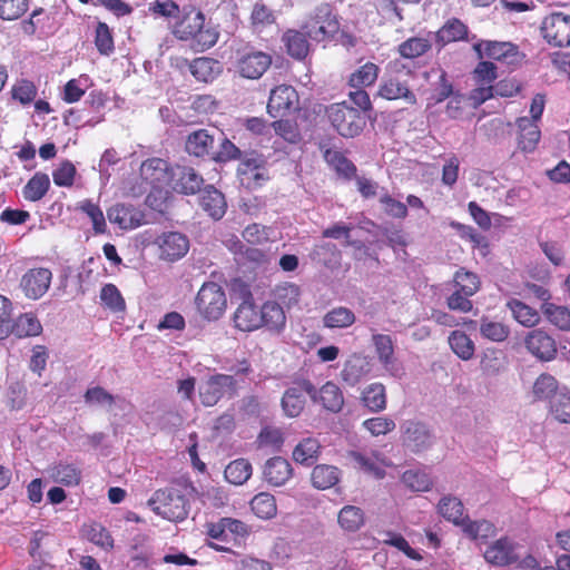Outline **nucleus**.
Listing matches in <instances>:
<instances>
[{
  "instance_id": "603ef678",
  "label": "nucleus",
  "mask_w": 570,
  "mask_h": 570,
  "mask_svg": "<svg viewBox=\"0 0 570 570\" xmlns=\"http://www.w3.org/2000/svg\"><path fill=\"white\" fill-rule=\"evenodd\" d=\"M355 314L352 309L338 306L328 311L324 317L323 323L328 328H346L355 323Z\"/></svg>"
},
{
  "instance_id": "5fc2aeb1",
  "label": "nucleus",
  "mask_w": 570,
  "mask_h": 570,
  "mask_svg": "<svg viewBox=\"0 0 570 570\" xmlns=\"http://www.w3.org/2000/svg\"><path fill=\"white\" fill-rule=\"evenodd\" d=\"M542 312L547 320L561 331H570V309L553 303H543Z\"/></svg>"
},
{
  "instance_id": "3c124183",
  "label": "nucleus",
  "mask_w": 570,
  "mask_h": 570,
  "mask_svg": "<svg viewBox=\"0 0 570 570\" xmlns=\"http://www.w3.org/2000/svg\"><path fill=\"white\" fill-rule=\"evenodd\" d=\"M449 344L455 355L463 361L473 357L475 346L473 341L462 331H453L449 336Z\"/></svg>"
},
{
  "instance_id": "7c9ffc66",
  "label": "nucleus",
  "mask_w": 570,
  "mask_h": 570,
  "mask_svg": "<svg viewBox=\"0 0 570 570\" xmlns=\"http://www.w3.org/2000/svg\"><path fill=\"white\" fill-rule=\"evenodd\" d=\"M305 31L287 29L282 36V42L288 56L296 60H303L309 52V42Z\"/></svg>"
},
{
  "instance_id": "4c0bfd02",
  "label": "nucleus",
  "mask_w": 570,
  "mask_h": 570,
  "mask_svg": "<svg viewBox=\"0 0 570 570\" xmlns=\"http://www.w3.org/2000/svg\"><path fill=\"white\" fill-rule=\"evenodd\" d=\"M438 512L448 521L456 525H463L469 519L464 515V507L462 501L452 495L443 497L438 504Z\"/></svg>"
},
{
  "instance_id": "f704fd0d",
  "label": "nucleus",
  "mask_w": 570,
  "mask_h": 570,
  "mask_svg": "<svg viewBox=\"0 0 570 570\" xmlns=\"http://www.w3.org/2000/svg\"><path fill=\"white\" fill-rule=\"evenodd\" d=\"M368 371L366 357L360 354H353L344 363L341 377L347 385L354 386L367 375Z\"/></svg>"
},
{
  "instance_id": "4be33fe9",
  "label": "nucleus",
  "mask_w": 570,
  "mask_h": 570,
  "mask_svg": "<svg viewBox=\"0 0 570 570\" xmlns=\"http://www.w3.org/2000/svg\"><path fill=\"white\" fill-rule=\"evenodd\" d=\"M233 322L236 328L243 332H252L262 327V318H259V309L253 302L252 295L244 299L236 308Z\"/></svg>"
},
{
  "instance_id": "6e6552de",
  "label": "nucleus",
  "mask_w": 570,
  "mask_h": 570,
  "mask_svg": "<svg viewBox=\"0 0 570 570\" xmlns=\"http://www.w3.org/2000/svg\"><path fill=\"white\" fill-rule=\"evenodd\" d=\"M236 394L237 381L233 375L215 374L199 386V399L205 406H214L224 396L232 399Z\"/></svg>"
},
{
  "instance_id": "412c9836",
  "label": "nucleus",
  "mask_w": 570,
  "mask_h": 570,
  "mask_svg": "<svg viewBox=\"0 0 570 570\" xmlns=\"http://www.w3.org/2000/svg\"><path fill=\"white\" fill-rule=\"evenodd\" d=\"M524 343L528 351L541 361H551L557 355L556 341L540 328L531 331Z\"/></svg>"
},
{
  "instance_id": "39448f33",
  "label": "nucleus",
  "mask_w": 570,
  "mask_h": 570,
  "mask_svg": "<svg viewBox=\"0 0 570 570\" xmlns=\"http://www.w3.org/2000/svg\"><path fill=\"white\" fill-rule=\"evenodd\" d=\"M195 305L200 316L207 321L219 320L226 308L227 298L224 289L215 282H206L199 288Z\"/></svg>"
},
{
  "instance_id": "680f3d73",
  "label": "nucleus",
  "mask_w": 570,
  "mask_h": 570,
  "mask_svg": "<svg viewBox=\"0 0 570 570\" xmlns=\"http://www.w3.org/2000/svg\"><path fill=\"white\" fill-rule=\"evenodd\" d=\"M244 240L250 245H264L274 237V229L257 223L248 225L242 233Z\"/></svg>"
},
{
  "instance_id": "8fccbe9b",
  "label": "nucleus",
  "mask_w": 570,
  "mask_h": 570,
  "mask_svg": "<svg viewBox=\"0 0 570 570\" xmlns=\"http://www.w3.org/2000/svg\"><path fill=\"white\" fill-rule=\"evenodd\" d=\"M252 472V464L246 459H237L225 468L224 475L227 482L242 485L250 478Z\"/></svg>"
},
{
  "instance_id": "72a5a7b5",
  "label": "nucleus",
  "mask_w": 570,
  "mask_h": 570,
  "mask_svg": "<svg viewBox=\"0 0 570 570\" xmlns=\"http://www.w3.org/2000/svg\"><path fill=\"white\" fill-rule=\"evenodd\" d=\"M50 479L65 487H76L80 483L82 472L73 463L58 462L48 469Z\"/></svg>"
},
{
  "instance_id": "a19ab883",
  "label": "nucleus",
  "mask_w": 570,
  "mask_h": 570,
  "mask_svg": "<svg viewBox=\"0 0 570 570\" xmlns=\"http://www.w3.org/2000/svg\"><path fill=\"white\" fill-rule=\"evenodd\" d=\"M318 400L324 409L337 413L344 405V395L334 382H326L317 392Z\"/></svg>"
},
{
  "instance_id": "f03ea898",
  "label": "nucleus",
  "mask_w": 570,
  "mask_h": 570,
  "mask_svg": "<svg viewBox=\"0 0 570 570\" xmlns=\"http://www.w3.org/2000/svg\"><path fill=\"white\" fill-rule=\"evenodd\" d=\"M403 75L412 77L414 75L412 66L400 58L391 60L385 67V75L380 82L377 96L386 100L402 99L409 105H415L416 96L407 81L401 79Z\"/></svg>"
},
{
  "instance_id": "864d4df0",
  "label": "nucleus",
  "mask_w": 570,
  "mask_h": 570,
  "mask_svg": "<svg viewBox=\"0 0 570 570\" xmlns=\"http://www.w3.org/2000/svg\"><path fill=\"white\" fill-rule=\"evenodd\" d=\"M41 331L40 321L30 313L21 314L12 324V334L19 338L37 336Z\"/></svg>"
},
{
  "instance_id": "bb28decb",
  "label": "nucleus",
  "mask_w": 570,
  "mask_h": 570,
  "mask_svg": "<svg viewBox=\"0 0 570 570\" xmlns=\"http://www.w3.org/2000/svg\"><path fill=\"white\" fill-rule=\"evenodd\" d=\"M517 126L519 129L518 148L523 153H532L541 137L538 124L528 117H520L517 119Z\"/></svg>"
},
{
  "instance_id": "e2e57ef3",
  "label": "nucleus",
  "mask_w": 570,
  "mask_h": 570,
  "mask_svg": "<svg viewBox=\"0 0 570 570\" xmlns=\"http://www.w3.org/2000/svg\"><path fill=\"white\" fill-rule=\"evenodd\" d=\"M94 42L101 56H110L115 51L114 36L106 22L97 23Z\"/></svg>"
},
{
  "instance_id": "774afa93",
  "label": "nucleus",
  "mask_w": 570,
  "mask_h": 570,
  "mask_svg": "<svg viewBox=\"0 0 570 570\" xmlns=\"http://www.w3.org/2000/svg\"><path fill=\"white\" fill-rule=\"evenodd\" d=\"M550 413L558 422L570 424V394L556 395L551 401Z\"/></svg>"
},
{
  "instance_id": "37998d69",
  "label": "nucleus",
  "mask_w": 570,
  "mask_h": 570,
  "mask_svg": "<svg viewBox=\"0 0 570 570\" xmlns=\"http://www.w3.org/2000/svg\"><path fill=\"white\" fill-rule=\"evenodd\" d=\"M432 49V43L428 38L411 37L397 46V52L403 59H416Z\"/></svg>"
},
{
  "instance_id": "bf43d9fd",
  "label": "nucleus",
  "mask_w": 570,
  "mask_h": 570,
  "mask_svg": "<svg viewBox=\"0 0 570 570\" xmlns=\"http://www.w3.org/2000/svg\"><path fill=\"white\" fill-rule=\"evenodd\" d=\"M453 281L456 289L466 296H473L481 286L479 276L475 273L466 271L464 267L455 272Z\"/></svg>"
},
{
  "instance_id": "aec40b11",
  "label": "nucleus",
  "mask_w": 570,
  "mask_h": 570,
  "mask_svg": "<svg viewBox=\"0 0 570 570\" xmlns=\"http://www.w3.org/2000/svg\"><path fill=\"white\" fill-rule=\"evenodd\" d=\"M170 181L173 189L184 195H195L200 191V187L204 184L202 175L193 167L185 165L171 167Z\"/></svg>"
},
{
  "instance_id": "b1692460",
  "label": "nucleus",
  "mask_w": 570,
  "mask_h": 570,
  "mask_svg": "<svg viewBox=\"0 0 570 570\" xmlns=\"http://www.w3.org/2000/svg\"><path fill=\"white\" fill-rule=\"evenodd\" d=\"M403 444L413 452L425 450L432 444L431 431L422 422H407L403 434Z\"/></svg>"
},
{
  "instance_id": "4468645a",
  "label": "nucleus",
  "mask_w": 570,
  "mask_h": 570,
  "mask_svg": "<svg viewBox=\"0 0 570 570\" xmlns=\"http://www.w3.org/2000/svg\"><path fill=\"white\" fill-rule=\"evenodd\" d=\"M497 66L491 61H480L473 70V79L478 85L471 91V99L475 105H482L493 98V81L497 79Z\"/></svg>"
},
{
  "instance_id": "393cba45",
  "label": "nucleus",
  "mask_w": 570,
  "mask_h": 570,
  "mask_svg": "<svg viewBox=\"0 0 570 570\" xmlns=\"http://www.w3.org/2000/svg\"><path fill=\"white\" fill-rule=\"evenodd\" d=\"M293 474L291 463L281 456H274L266 461L263 470V479L272 487L285 484Z\"/></svg>"
},
{
  "instance_id": "052dcab7",
  "label": "nucleus",
  "mask_w": 570,
  "mask_h": 570,
  "mask_svg": "<svg viewBox=\"0 0 570 570\" xmlns=\"http://www.w3.org/2000/svg\"><path fill=\"white\" fill-rule=\"evenodd\" d=\"M83 535L94 544L102 549H111L114 547V539L109 531L100 523H91L83 527Z\"/></svg>"
},
{
  "instance_id": "2eb2a0df",
  "label": "nucleus",
  "mask_w": 570,
  "mask_h": 570,
  "mask_svg": "<svg viewBox=\"0 0 570 570\" xmlns=\"http://www.w3.org/2000/svg\"><path fill=\"white\" fill-rule=\"evenodd\" d=\"M372 343L380 364L393 377H401L403 367L397 362L394 351V342L387 334H373Z\"/></svg>"
},
{
  "instance_id": "13d9d810",
  "label": "nucleus",
  "mask_w": 570,
  "mask_h": 570,
  "mask_svg": "<svg viewBox=\"0 0 570 570\" xmlns=\"http://www.w3.org/2000/svg\"><path fill=\"white\" fill-rule=\"evenodd\" d=\"M350 456L353 460L355 466L362 472L379 480L385 476L384 468L375 458L367 456L356 451L351 452Z\"/></svg>"
},
{
  "instance_id": "9d476101",
  "label": "nucleus",
  "mask_w": 570,
  "mask_h": 570,
  "mask_svg": "<svg viewBox=\"0 0 570 570\" xmlns=\"http://www.w3.org/2000/svg\"><path fill=\"white\" fill-rule=\"evenodd\" d=\"M543 39L554 47L570 46V16L552 12L547 16L540 27Z\"/></svg>"
},
{
  "instance_id": "c85d7f7f",
  "label": "nucleus",
  "mask_w": 570,
  "mask_h": 570,
  "mask_svg": "<svg viewBox=\"0 0 570 570\" xmlns=\"http://www.w3.org/2000/svg\"><path fill=\"white\" fill-rule=\"evenodd\" d=\"M199 206L213 219H220L227 208L225 196L213 186L206 187L199 197Z\"/></svg>"
},
{
  "instance_id": "423d86ee",
  "label": "nucleus",
  "mask_w": 570,
  "mask_h": 570,
  "mask_svg": "<svg viewBox=\"0 0 570 570\" xmlns=\"http://www.w3.org/2000/svg\"><path fill=\"white\" fill-rule=\"evenodd\" d=\"M302 30L309 39L317 42L332 40L340 30V22L332 13L328 4H323L316 9L303 24Z\"/></svg>"
},
{
  "instance_id": "0eeeda50",
  "label": "nucleus",
  "mask_w": 570,
  "mask_h": 570,
  "mask_svg": "<svg viewBox=\"0 0 570 570\" xmlns=\"http://www.w3.org/2000/svg\"><path fill=\"white\" fill-rule=\"evenodd\" d=\"M272 61L273 58L267 52L244 48L237 50L234 67L239 77L256 80L269 69Z\"/></svg>"
},
{
  "instance_id": "4d7b16f0",
  "label": "nucleus",
  "mask_w": 570,
  "mask_h": 570,
  "mask_svg": "<svg viewBox=\"0 0 570 570\" xmlns=\"http://www.w3.org/2000/svg\"><path fill=\"white\" fill-rule=\"evenodd\" d=\"M480 333L483 338L492 342H503L510 334V328L502 322L482 317L480 321Z\"/></svg>"
},
{
  "instance_id": "cd10ccee",
  "label": "nucleus",
  "mask_w": 570,
  "mask_h": 570,
  "mask_svg": "<svg viewBox=\"0 0 570 570\" xmlns=\"http://www.w3.org/2000/svg\"><path fill=\"white\" fill-rule=\"evenodd\" d=\"M360 400L370 412H383L387 406V394L384 384L375 382L366 385L361 392Z\"/></svg>"
},
{
  "instance_id": "de8ad7c7",
  "label": "nucleus",
  "mask_w": 570,
  "mask_h": 570,
  "mask_svg": "<svg viewBox=\"0 0 570 570\" xmlns=\"http://www.w3.org/2000/svg\"><path fill=\"white\" fill-rule=\"evenodd\" d=\"M507 306L512 313L513 318L523 326H535L540 321V315L537 309L530 307L519 299H510Z\"/></svg>"
},
{
  "instance_id": "f3484780",
  "label": "nucleus",
  "mask_w": 570,
  "mask_h": 570,
  "mask_svg": "<svg viewBox=\"0 0 570 570\" xmlns=\"http://www.w3.org/2000/svg\"><path fill=\"white\" fill-rule=\"evenodd\" d=\"M266 159L265 157L253 150L249 153H245V155L240 158V164L238 167V171L248 187H259L264 181L268 179V176L265 173Z\"/></svg>"
},
{
  "instance_id": "ea45409f",
  "label": "nucleus",
  "mask_w": 570,
  "mask_h": 570,
  "mask_svg": "<svg viewBox=\"0 0 570 570\" xmlns=\"http://www.w3.org/2000/svg\"><path fill=\"white\" fill-rule=\"evenodd\" d=\"M50 188V178L48 174L37 171L23 186L22 196L29 202L41 200Z\"/></svg>"
},
{
  "instance_id": "c03bdc74",
  "label": "nucleus",
  "mask_w": 570,
  "mask_h": 570,
  "mask_svg": "<svg viewBox=\"0 0 570 570\" xmlns=\"http://www.w3.org/2000/svg\"><path fill=\"white\" fill-rule=\"evenodd\" d=\"M321 453V444L315 438L303 439L293 451V459L304 465H312Z\"/></svg>"
},
{
  "instance_id": "0e129e2a",
  "label": "nucleus",
  "mask_w": 570,
  "mask_h": 570,
  "mask_svg": "<svg viewBox=\"0 0 570 570\" xmlns=\"http://www.w3.org/2000/svg\"><path fill=\"white\" fill-rule=\"evenodd\" d=\"M37 94L38 89L35 82L24 78L17 79L11 88L12 99L23 106L35 101Z\"/></svg>"
},
{
  "instance_id": "338daca9",
  "label": "nucleus",
  "mask_w": 570,
  "mask_h": 570,
  "mask_svg": "<svg viewBox=\"0 0 570 570\" xmlns=\"http://www.w3.org/2000/svg\"><path fill=\"white\" fill-rule=\"evenodd\" d=\"M558 390V382L557 380L548 373H542L538 376V379L534 381L532 393L534 396V400L542 401L548 400L556 395V392Z\"/></svg>"
},
{
  "instance_id": "49530a36",
  "label": "nucleus",
  "mask_w": 570,
  "mask_h": 570,
  "mask_svg": "<svg viewBox=\"0 0 570 570\" xmlns=\"http://www.w3.org/2000/svg\"><path fill=\"white\" fill-rule=\"evenodd\" d=\"M250 509L259 519H273L277 514L276 499L268 492H259L250 500Z\"/></svg>"
},
{
  "instance_id": "f8f14e48",
  "label": "nucleus",
  "mask_w": 570,
  "mask_h": 570,
  "mask_svg": "<svg viewBox=\"0 0 570 570\" xmlns=\"http://www.w3.org/2000/svg\"><path fill=\"white\" fill-rule=\"evenodd\" d=\"M305 394L314 401L317 400V390L308 380H299L285 391L282 406L286 415L296 417L302 413L306 403Z\"/></svg>"
},
{
  "instance_id": "c9c22d12",
  "label": "nucleus",
  "mask_w": 570,
  "mask_h": 570,
  "mask_svg": "<svg viewBox=\"0 0 570 570\" xmlns=\"http://www.w3.org/2000/svg\"><path fill=\"white\" fill-rule=\"evenodd\" d=\"M341 470L330 464H317L311 473V482L315 489H331L340 482Z\"/></svg>"
},
{
  "instance_id": "5701e85b",
  "label": "nucleus",
  "mask_w": 570,
  "mask_h": 570,
  "mask_svg": "<svg viewBox=\"0 0 570 570\" xmlns=\"http://www.w3.org/2000/svg\"><path fill=\"white\" fill-rule=\"evenodd\" d=\"M297 98L296 90L288 85L275 87L269 95L267 102V112L276 118L288 111Z\"/></svg>"
},
{
  "instance_id": "ddd939ff",
  "label": "nucleus",
  "mask_w": 570,
  "mask_h": 570,
  "mask_svg": "<svg viewBox=\"0 0 570 570\" xmlns=\"http://www.w3.org/2000/svg\"><path fill=\"white\" fill-rule=\"evenodd\" d=\"M517 547V543L511 538L503 535L487 546L483 551V558L493 567H509L519 560Z\"/></svg>"
},
{
  "instance_id": "dca6fc26",
  "label": "nucleus",
  "mask_w": 570,
  "mask_h": 570,
  "mask_svg": "<svg viewBox=\"0 0 570 570\" xmlns=\"http://www.w3.org/2000/svg\"><path fill=\"white\" fill-rule=\"evenodd\" d=\"M107 217L111 224L120 229L130 230L140 227L146 223L142 209L131 204H116L107 210Z\"/></svg>"
},
{
  "instance_id": "1a4fd4ad",
  "label": "nucleus",
  "mask_w": 570,
  "mask_h": 570,
  "mask_svg": "<svg viewBox=\"0 0 570 570\" xmlns=\"http://www.w3.org/2000/svg\"><path fill=\"white\" fill-rule=\"evenodd\" d=\"M479 58L487 56L490 59L502 62L509 67L520 65L523 55L518 46L512 42L482 40L473 46Z\"/></svg>"
},
{
  "instance_id": "a878e982",
  "label": "nucleus",
  "mask_w": 570,
  "mask_h": 570,
  "mask_svg": "<svg viewBox=\"0 0 570 570\" xmlns=\"http://www.w3.org/2000/svg\"><path fill=\"white\" fill-rule=\"evenodd\" d=\"M469 38V27L459 18H450L435 32V40L441 47L452 42L466 41Z\"/></svg>"
},
{
  "instance_id": "7ed1b4c3",
  "label": "nucleus",
  "mask_w": 570,
  "mask_h": 570,
  "mask_svg": "<svg viewBox=\"0 0 570 570\" xmlns=\"http://www.w3.org/2000/svg\"><path fill=\"white\" fill-rule=\"evenodd\" d=\"M147 503L154 513L170 522L184 521L189 513L188 499L175 485L156 490Z\"/></svg>"
},
{
  "instance_id": "09e8293b",
  "label": "nucleus",
  "mask_w": 570,
  "mask_h": 570,
  "mask_svg": "<svg viewBox=\"0 0 570 570\" xmlns=\"http://www.w3.org/2000/svg\"><path fill=\"white\" fill-rule=\"evenodd\" d=\"M462 530L471 540L481 543L487 542L497 532L494 524L488 520L471 521L468 519L462 525Z\"/></svg>"
},
{
  "instance_id": "2f4dec72",
  "label": "nucleus",
  "mask_w": 570,
  "mask_h": 570,
  "mask_svg": "<svg viewBox=\"0 0 570 570\" xmlns=\"http://www.w3.org/2000/svg\"><path fill=\"white\" fill-rule=\"evenodd\" d=\"M190 73L198 81L213 82L223 71L222 63L209 57H199L189 63Z\"/></svg>"
},
{
  "instance_id": "9b49d317",
  "label": "nucleus",
  "mask_w": 570,
  "mask_h": 570,
  "mask_svg": "<svg viewBox=\"0 0 570 570\" xmlns=\"http://www.w3.org/2000/svg\"><path fill=\"white\" fill-rule=\"evenodd\" d=\"M52 272L47 267L29 268L20 278L19 287L24 297L31 301L42 298L52 282Z\"/></svg>"
},
{
  "instance_id": "e433bc0d",
  "label": "nucleus",
  "mask_w": 570,
  "mask_h": 570,
  "mask_svg": "<svg viewBox=\"0 0 570 570\" xmlns=\"http://www.w3.org/2000/svg\"><path fill=\"white\" fill-rule=\"evenodd\" d=\"M215 139L206 129H198L188 135L186 151L196 157L208 156L214 148Z\"/></svg>"
},
{
  "instance_id": "6ab92c4d",
  "label": "nucleus",
  "mask_w": 570,
  "mask_h": 570,
  "mask_svg": "<svg viewBox=\"0 0 570 570\" xmlns=\"http://www.w3.org/2000/svg\"><path fill=\"white\" fill-rule=\"evenodd\" d=\"M139 170L142 181L151 188L161 189L170 181L171 167L163 158L151 157L144 160Z\"/></svg>"
},
{
  "instance_id": "f257e3e1",
  "label": "nucleus",
  "mask_w": 570,
  "mask_h": 570,
  "mask_svg": "<svg viewBox=\"0 0 570 570\" xmlns=\"http://www.w3.org/2000/svg\"><path fill=\"white\" fill-rule=\"evenodd\" d=\"M181 16L173 28V35L183 41L193 40V48L205 51L214 47L219 38V32L212 27L205 28V14L194 6H185Z\"/></svg>"
},
{
  "instance_id": "20e7f679",
  "label": "nucleus",
  "mask_w": 570,
  "mask_h": 570,
  "mask_svg": "<svg viewBox=\"0 0 570 570\" xmlns=\"http://www.w3.org/2000/svg\"><path fill=\"white\" fill-rule=\"evenodd\" d=\"M325 115L333 128L345 138L358 136L366 125L364 115L358 109L346 104V101L327 106Z\"/></svg>"
},
{
  "instance_id": "a18cd8bd",
  "label": "nucleus",
  "mask_w": 570,
  "mask_h": 570,
  "mask_svg": "<svg viewBox=\"0 0 570 570\" xmlns=\"http://www.w3.org/2000/svg\"><path fill=\"white\" fill-rule=\"evenodd\" d=\"M337 522L343 530L356 532L364 525V511L355 505H345L338 512Z\"/></svg>"
},
{
  "instance_id": "c756f323",
  "label": "nucleus",
  "mask_w": 570,
  "mask_h": 570,
  "mask_svg": "<svg viewBox=\"0 0 570 570\" xmlns=\"http://www.w3.org/2000/svg\"><path fill=\"white\" fill-rule=\"evenodd\" d=\"M259 318H262V327L273 333H281L286 324L283 306L273 301H267L262 305Z\"/></svg>"
},
{
  "instance_id": "473e14b6",
  "label": "nucleus",
  "mask_w": 570,
  "mask_h": 570,
  "mask_svg": "<svg viewBox=\"0 0 570 570\" xmlns=\"http://www.w3.org/2000/svg\"><path fill=\"white\" fill-rule=\"evenodd\" d=\"M323 157L327 165L342 178L351 180L356 177L357 168L341 150L326 148Z\"/></svg>"
},
{
  "instance_id": "a211bd4d",
  "label": "nucleus",
  "mask_w": 570,
  "mask_h": 570,
  "mask_svg": "<svg viewBox=\"0 0 570 570\" xmlns=\"http://www.w3.org/2000/svg\"><path fill=\"white\" fill-rule=\"evenodd\" d=\"M155 243L159 249V257L167 262L180 259L189 249L188 238L178 232L164 233Z\"/></svg>"
},
{
  "instance_id": "69168bd1",
  "label": "nucleus",
  "mask_w": 570,
  "mask_h": 570,
  "mask_svg": "<svg viewBox=\"0 0 570 570\" xmlns=\"http://www.w3.org/2000/svg\"><path fill=\"white\" fill-rule=\"evenodd\" d=\"M273 295L276 303L291 308L299 302L301 288L293 283H283L275 287Z\"/></svg>"
},
{
  "instance_id": "6e6d98bb",
  "label": "nucleus",
  "mask_w": 570,
  "mask_h": 570,
  "mask_svg": "<svg viewBox=\"0 0 570 570\" xmlns=\"http://www.w3.org/2000/svg\"><path fill=\"white\" fill-rule=\"evenodd\" d=\"M250 27L254 31H263L266 27L276 21L274 11L263 2H256L253 6L250 17Z\"/></svg>"
},
{
  "instance_id": "58836bf2",
  "label": "nucleus",
  "mask_w": 570,
  "mask_h": 570,
  "mask_svg": "<svg viewBox=\"0 0 570 570\" xmlns=\"http://www.w3.org/2000/svg\"><path fill=\"white\" fill-rule=\"evenodd\" d=\"M379 73L380 67L367 61L350 75L347 85L354 89L371 87L376 82Z\"/></svg>"
},
{
  "instance_id": "79ce46f5",
  "label": "nucleus",
  "mask_w": 570,
  "mask_h": 570,
  "mask_svg": "<svg viewBox=\"0 0 570 570\" xmlns=\"http://www.w3.org/2000/svg\"><path fill=\"white\" fill-rule=\"evenodd\" d=\"M225 522H226V519L220 518L217 522H210V523H207V525H206V528H207L206 533L210 539L226 543V544H220L218 542H208L207 543V546L209 548H212L213 550H215L217 552H233L232 548L229 546H227V544L232 546V540H230V537L228 535L229 534L228 530L226 529V527H223V524L224 525L226 524Z\"/></svg>"
}]
</instances>
